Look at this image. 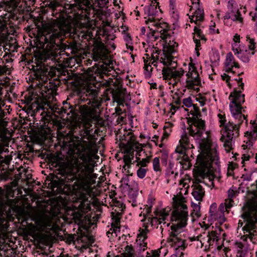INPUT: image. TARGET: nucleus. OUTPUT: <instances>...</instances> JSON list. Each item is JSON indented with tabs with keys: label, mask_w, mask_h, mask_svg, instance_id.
Wrapping results in <instances>:
<instances>
[{
	"label": "nucleus",
	"mask_w": 257,
	"mask_h": 257,
	"mask_svg": "<svg viewBox=\"0 0 257 257\" xmlns=\"http://www.w3.org/2000/svg\"><path fill=\"white\" fill-rule=\"evenodd\" d=\"M191 206L192 207V211L191 215L192 217H196L199 218L201 216L200 214V206L199 204L192 202Z\"/></svg>",
	"instance_id": "nucleus-35"
},
{
	"label": "nucleus",
	"mask_w": 257,
	"mask_h": 257,
	"mask_svg": "<svg viewBox=\"0 0 257 257\" xmlns=\"http://www.w3.org/2000/svg\"><path fill=\"white\" fill-rule=\"evenodd\" d=\"M146 173V170L144 168H140L137 171V175L138 177H145Z\"/></svg>",
	"instance_id": "nucleus-54"
},
{
	"label": "nucleus",
	"mask_w": 257,
	"mask_h": 257,
	"mask_svg": "<svg viewBox=\"0 0 257 257\" xmlns=\"http://www.w3.org/2000/svg\"><path fill=\"white\" fill-rule=\"evenodd\" d=\"M64 147L68 149L71 159L62 167L64 175L72 177H97L93 174L95 152L92 146L74 135L71 131L64 137Z\"/></svg>",
	"instance_id": "nucleus-3"
},
{
	"label": "nucleus",
	"mask_w": 257,
	"mask_h": 257,
	"mask_svg": "<svg viewBox=\"0 0 257 257\" xmlns=\"http://www.w3.org/2000/svg\"><path fill=\"white\" fill-rule=\"evenodd\" d=\"M168 155L167 154L163 155L162 157V163L164 165H166L167 163Z\"/></svg>",
	"instance_id": "nucleus-61"
},
{
	"label": "nucleus",
	"mask_w": 257,
	"mask_h": 257,
	"mask_svg": "<svg viewBox=\"0 0 257 257\" xmlns=\"http://www.w3.org/2000/svg\"><path fill=\"white\" fill-rule=\"evenodd\" d=\"M137 244L139 246H137V251L136 253H138L139 252H141L142 254H144V252L147 248V242H142V243H137ZM145 255H146V252L144 253Z\"/></svg>",
	"instance_id": "nucleus-40"
},
{
	"label": "nucleus",
	"mask_w": 257,
	"mask_h": 257,
	"mask_svg": "<svg viewBox=\"0 0 257 257\" xmlns=\"http://www.w3.org/2000/svg\"><path fill=\"white\" fill-rule=\"evenodd\" d=\"M134 136L132 135V133L131 132L125 133V134L122 135H120V139H119V141L122 142H127L129 143L130 142H132L133 140Z\"/></svg>",
	"instance_id": "nucleus-37"
},
{
	"label": "nucleus",
	"mask_w": 257,
	"mask_h": 257,
	"mask_svg": "<svg viewBox=\"0 0 257 257\" xmlns=\"http://www.w3.org/2000/svg\"><path fill=\"white\" fill-rule=\"evenodd\" d=\"M226 220L224 215L216 211L210 213V229L215 230H210V246L211 245V241H217L220 239V233L223 231L221 226Z\"/></svg>",
	"instance_id": "nucleus-11"
},
{
	"label": "nucleus",
	"mask_w": 257,
	"mask_h": 257,
	"mask_svg": "<svg viewBox=\"0 0 257 257\" xmlns=\"http://www.w3.org/2000/svg\"><path fill=\"white\" fill-rule=\"evenodd\" d=\"M212 54L210 57V61L214 66H217L220 61V54L219 51L212 48Z\"/></svg>",
	"instance_id": "nucleus-33"
},
{
	"label": "nucleus",
	"mask_w": 257,
	"mask_h": 257,
	"mask_svg": "<svg viewBox=\"0 0 257 257\" xmlns=\"http://www.w3.org/2000/svg\"><path fill=\"white\" fill-rule=\"evenodd\" d=\"M110 197L112 199V205L114 207L113 208L114 211L111 213V216L121 218L122 213L125 208V205L123 202L121 198L120 197L117 198L114 196H112V195L110 196Z\"/></svg>",
	"instance_id": "nucleus-16"
},
{
	"label": "nucleus",
	"mask_w": 257,
	"mask_h": 257,
	"mask_svg": "<svg viewBox=\"0 0 257 257\" xmlns=\"http://www.w3.org/2000/svg\"><path fill=\"white\" fill-rule=\"evenodd\" d=\"M95 178H46L49 185L56 194H64V201L70 200L69 195L74 194L72 215L76 221H81L84 215L91 210L89 198L97 196L100 190L99 183L96 184Z\"/></svg>",
	"instance_id": "nucleus-2"
},
{
	"label": "nucleus",
	"mask_w": 257,
	"mask_h": 257,
	"mask_svg": "<svg viewBox=\"0 0 257 257\" xmlns=\"http://www.w3.org/2000/svg\"><path fill=\"white\" fill-rule=\"evenodd\" d=\"M138 165H140L142 167H145L147 164L149 163V158L147 157L146 158L143 159L142 160L140 159V160L136 161Z\"/></svg>",
	"instance_id": "nucleus-48"
},
{
	"label": "nucleus",
	"mask_w": 257,
	"mask_h": 257,
	"mask_svg": "<svg viewBox=\"0 0 257 257\" xmlns=\"http://www.w3.org/2000/svg\"><path fill=\"white\" fill-rule=\"evenodd\" d=\"M232 50L234 53L235 55H236L237 56H238L239 54H241V53L243 51V50H241L240 49H239L237 46V45L236 44H234L232 45Z\"/></svg>",
	"instance_id": "nucleus-53"
},
{
	"label": "nucleus",
	"mask_w": 257,
	"mask_h": 257,
	"mask_svg": "<svg viewBox=\"0 0 257 257\" xmlns=\"http://www.w3.org/2000/svg\"><path fill=\"white\" fill-rule=\"evenodd\" d=\"M195 11L192 13V15L189 17L190 22H195L196 24L197 21H202L204 18V11L200 7L194 8Z\"/></svg>",
	"instance_id": "nucleus-26"
},
{
	"label": "nucleus",
	"mask_w": 257,
	"mask_h": 257,
	"mask_svg": "<svg viewBox=\"0 0 257 257\" xmlns=\"http://www.w3.org/2000/svg\"><path fill=\"white\" fill-rule=\"evenodd\" d=\"M256 132V130H255L254 132L252 133V135H251L250 133H245L244 137L246 138V140L244 141V142H245V144H243L241 146L243 150L250 149L255 142L257 139V134Z\"/></svg>",
	"instance_id": "nucleus-23"
},
{
	"label": "nucleus",
	"mask_w": 257,
	"mask_h": 257,
	"mask_svg": "<svg viewBox=\"0 0 257 257\" xmlns=\"http://www.w3.org/2000/svg\"><path fill=\"white\" fill-rule=\"evenodd\" d=\"M241 91H234L231 92L229 98L231 100L229 104L230 110L232 116H235L236 118H240L242 116H245L243 112H244L243 107L241 104L244 102V95L241 94Z\"/></svg>",
	"instance_id": "nucleus-13"
},
{
	"label": "nucleus",
	"mask_w": 257,
	"mask_h": 257,
	"mask_svg": "<svg viewBox=\"0 0 257 257\" xmlns=\"http://www.w3.org/2000/svg\"><path fill=\"white\" fill-rule=\"evenodd\" d=\"M185 106H193L190 113L192 117L188 119L189 134L193 137L199 145V154L195 164V171L197 175L193 177H209V131H205L204 120L200 117L202 115L197 104H193L191 98L188 97L183 100Z\"/></svg>",
	"instance_id": "nucleus-4"
},
{
	"label": "nucleus",
	"mask_w": 257,
	"mask_h": 257,
	"mask_svg": "<svg viewBox=\"0 0 257 257\" xmlns=\"http://www.w3.org/2000/svg\"><path fill=\"white\" fill-rule=\"evenodd\" d=\"M120 187L122 193L131 189L135 190L138 188V183L133 178H122L120 181Z\"/></svg>",
	"instance_id": "nucleus-19"
},
{
	"label": "nucleus",
	"mask_w": 257,
	"mask_h": 257,
	"mask_svg": "<svg viewBox=\"0 0 257 257\" xmlns=\"http://www.w3.org/2000/svg\"><path fill=\"white\" fill-rule=\"evenodd\" d=\"M179 143L180 146H183L184 148L186 147L188 149L193 148V145L190 143L189 138L185 132L181 136Z\"/></svg>",
	"instance_id": "nucleus-32"
},
{
	"label": "nucleus",
	"mask_w": 257,
	"mask_h": 257,
	"mask_svg": "<svg viewBox=\"0 0 257 257\" xmlns=\"http://www.w3.org/2000/svg\"><path fill=\"white\" fill-rule=\"evenodd\" d=\"M128 154H126L124 156L123 160L125 163V165H130L132 164V161L134 160V152H131V151H127Z\"/></svg>",
	"instance_id": "nucleus-38"
},
{
	"label": "nucleus",
	"mask_w": 257,
	"mask_h": 257,
	"mask_svg": "<svg viewBox=\"0 0 257 257\" xmlns=\"http://www.w3.org/2000/svg\"><path fill=\"white\" fill-rule=\"evenodd\" d=\"M5 79L6 80H5V82L3 83H2V84L3 85H6L7 87V91L8 92H10L14 96H15V95H17V94L14 92V90H15V87L16 86V83L15 82H11L10 80V79L7 77H5Z\"/></svg>",
	"instance_id": "nucleus-29"
},
{
	"label": "nucleus",
	"mask_w": 257,
	"mask_h": 257,
	"mask_svg": "<svg viewBox=\"0 0 257 257\" xmlns=\"http://www.w3.org/2000/svg\"><path fill=\"white\" fill-rule=\"evenodd\" d=\"M179 195L173 198L174 210L172 214V219L177 222L171 226V231L169 233V242L175 249L174 255L176 257H184L183 251L187 244L185 240L181 238V233L183 228L187 225L188 219L187 206L184 204L185 198L180 191Z\"/></svg>",
	"instance_id": "nucleus-5"
},
{
	"label": "nucleus",
	"mask_w": 257,
	"mask_h": 257,
	"mask_svg": "<svg viewBox=\"0 0 257 257\" xmlns=\"http://www.w3.org/2000/svg\"><path fill=\"white\" fill-rule=\"evenodd\" d=\"M170 211V209L169 210H166V209H163L160 211L156 210L155 211V213L157 217H154L151 219V223L153 224V222H156L159 224L163 223V225L164 226L168 227L170 224L167 223L165 220L166 219L167 217L169 215Z\"/></svg>",
	"instance_id": "nucleus-18"
},
{
	"label": "nucleus",
	"mask_w": 257,
	"mask_h": 257,
	"mask_svg": "<svg viewBox=\"0 0 257 257\" xmlns=\"http://www.w3.org/2000/svg\"><path fill=\"white\" fill-rule=\"evenodd\" d=\"M111 217L112 219L111 227L110 228L109 230L107 232V235L108 237H110V235H112L113 233L117 236V232H119L120 230V220L121 218L114 216H111Z\"/></svg>",
	"instance_id": "nucleus-24"
},
{
	"label": "nucleus",
	"mask_w": 257,
	"mask_h": 257,
	"mask_svg": "<svg viewBox=\"0 0 257 257\" xmlns=\"http://www.w3.org/2000/svg\"><path fill=\"white\" fill-rule=\"evenodd\" d=\"M150 253L148 251L146 252V257H160V254L157 250H152Z\"/></svg>",
	"instance_id": "nucleus-52"
},
{
	"label": "nucleus",
	"mask_w": 257,
	"mask_h": 257,
	"mask_svg": "<svg viewBox=\"0 0 257 257\" xmlns=\"http://www.w3.org/2000/svg\"><path fill=\"white\" fill-rule=\"evenodd\" d=\"M236 166V164L234 163H230L228 164V168H227V175L228 176H232L233 174V170L235 168Z\"/></svg>",
	"instance_id": "nucleus-44"
},
{
	"label": "nucleus",
	"mask_w": 257,
	"mask_h": 257,
	"mask_svg": "<svg viewBox=\"0 0 257 257\" xmlns=\"http://www.w3.org/2000/svg\"><path fill=\"white\" fill-rule=\"evenodd\" d=\"M247 41H248L249 45L248 47L250 50H253L255 48V43L254 42V40L253 39L250 38L249 37H247Z\"/></svg>",
	"instance_id": "nucleus-51"
},
{
	"label": "nucleus",
	"mask_w": 257,
	"mask_h": 257,
	"mask_svg": "<svg viewBox=\"0 0 257 257\" xmlns=\"http://www.w3.org/2000/svg\"><path fill=\"white\" fill-rule=\"evenodd\" d=\"M178 43L172 41H170L168 44H165L163 46V56H161L160 59L161 63L164 66H167L164 67L162 70V75L164 79L168 80L171 78L177 79L181 78L184 73V71L182 68L178 70H174L177 66V64L173 61L172 54L176 52V48L178 47Z\"/></svg>",
	"instance_id": "nucleus-7"
},
{
	"label": "nucleus",
	"mask_w": 257,
	"mask_h": 257,
	"mask_svg": "<svg viewBox=\"0 0 257 257\" xmlns=\"http://www.w3.org/2000/svg\"><path fill=\"white\" fill-rule=\"evenodd\" d=\"M153 166L155 171H160V159L158 157H155L153 160Z\"/></svg>",
	"instance_id": "nucleus-42"
},
{
	"label": "nucleus",
	"mask_w": 257,
	"mask_h": 257,
	"mask_svg": "<svg viewBox=\"0 0 257 257\" xmlns=\"http://www.w3.org/2000/svg\"><path fill=\"white\" fill-rule=\"evenodd\" d=\"M36 26L35 29L29 31L30 35L33 34L34 36V45L36 47L34 55V64L31 66L29 81L43 100L41 102L35 101L31 109L34 113H37L40 110H44L45 106L47 105L54 115L62 116L61 105L48 103L57 94L59 81L56 79L48 82L49 67L45 62L47 60L56 59L58 51L65 38L73 37L81 42H85V40L88 42L94 39L92 30L86 27L77 30L65 22L58 21L52 25L49 32L44 34L41 27Z\"/></svg>",
	"instance_id": "nucleus-1"
},
{
	"label": "nucleus",
	"mask_w": 257,
	"mask_h": 257,
	"mask_svg": "<svg viewBox=\"0 0 257 257\" xmlns=\"http://www.w3.org/2000/svg\"><path fill=\"white\" fill-rule=\"evenodd\" d=\"M132 245H127L124 247V252L122 254L124 257H132L136 254Z\"/></svg>",
	"instance_id": "nucleus-36"
},
{
	"label": "nucleus",
	"mask_w": 257,
	"mask_h": 257,
	"mask_svg": "<svg viewBox=\"0 0 257 257\" xmlns=\"http://www.w3.org/2000/svg\"><path fill=\"white\" fill-rule=\"evenodd\" d=\"M147 226L145 229H140V233L138 235V243L146 242L145 241L147 238V234L149 232Z\"/></svg>",
	"instance_id": "nucleus-34"
},
{
	"label": "nucleus",
	"mask_w": 257,
	"mask_h": 257,
	"mask_svg": "<svg viewBox=\"0 0 257 257\" xmlns=\"http://www.w3.org/2000/svg\"><path fill=\"white\" fill-rule=\"evenodd\" d=\"M215 24L214 22L211 21L210 22V35L211 34H218L219 33V31L218 29H215L213 27H215Z\"/></svg>",
	"instance_id": "nucleus-47"
},
{
	"label": "nucleus",
	"mask_w": 257,
	"mask_h": 257,
	"mask_svg": "<svg viewBox=\"0 0 257 257\" xmlns=\"http://www.w3.org/2000/svg\"><path fill=\"white\" fill-rule=\"evenodd\" d=\"M153 201L154 200L152 198H149L147 201L145 208L146 209L147 213L148 214L151 213Z\"/></svg>",
	"instance_id": "nucleus-43"
},
{
	"label": "nucleus",
	"mask_w": 257,
	"mask_h": 257,
	"mask_svg": "<svg viewBox=\"0 0 257 257\" xmlns=\"http://www.w3.org/2000/svg\"><path fill=\"white\" fill-rule=\"evenodd\" d=\"M227 8L230 12L228 14V17L226 15V17L227 19H230L233 21H238L242 23L243 19L241 16L238 6L236 2L234 0H229L228 2Z\"/></svg>",
	"instance_id": "nucleus-15"
},
{
	"label": "nucleus",
	"mask_w": 257,
	"mask_h": 257,
	"mask_svg": "<svg viewBox=\"0 0 257 257\" xmlns=\"http://www.w3.org/2000/svg\"><path fill=\"white\" fill-rule=\"evenodd\" d=\"M151 2V5L150 6H146L144 8L145 14L149 17L148 21H146L147 23L148 21L151 22L154 21L153 17L157 15L158 10L161 12L159 8H157L159 3L157 2V0H152Z\"/></svg>",
	"instance_id": "nucleus-17"
},
{
	"label": "nucleus",
	"mask_w": 257,
	"mask_h": 257,
	"mask_svg": "<svg viewBox=\"0 0 257 257\" xmlns=\"http://www.w3.org/2000/svg\"><path fill=\"white\" fill-rule=\"evenodd\" d=\"M222 178H210V189L212 190L213 188H214V185L213 183V181L214 179H216L218 181H220L221 180V179Z\"/></svg>",
	"instance_id": "nucleus-56"
},
{
	"label": "nucleus",
	"mask_w": 257,
	"mask_h": 257,
	"mask_svg": "<svg viewBox=\"0 0 257 257\" xmlns=\"http://www.w3.org/2000/svg\"><path fill=\"white\" fill-rule=\"evenodd\" d=\"M139 188L134 190L126 191L124 194H126L128 196V201L132 203L133 206H137V198L138 195Z\"/></svg>",
	"instance_id": "nucleus-27"
},
{
	"label": "nucleus",
	"mask_w": 257,
	"mask_h": 257,
	"mask_svg": "<svg viewBox=\"0 0 257 257\" xmlns=\"http://www.w3.org/2000/svg\"><path fill=\"white\" fill-rule=\"evenodd\" d=\"M113 100L116 102L118 104H122L123 98L122 96V92L120 89H113L111 91Z\"/></svg>",
	"instance_id": "nucleus-30"
},
{
	"label": "nucleus",
	"mask_w": 257,
	"mask_h": 257,
	"mask_svg": "<svg viewBox=\"0 0 257 257\" xmlns=\"http://www.w3.org/2000/svg\"><path fill=\"white\" fill-rule=\"evenodd\" d=\"M217 211L224 215L225 206L223 203H221L218 208Z\"/></svg>",
	"instance_id": "nucleus-57"
},
{
	"label": "nucleus",
	"mask_w": 257,
	"mask_h": 257,
	"mask_svg": "<svg viewBox=\"0 0 257 257\" xmlns=\"http://www.w3.org/2000/svg\"><path fill=\"white\" fill-rule=\"evenodd\" d=\"M105 50V47L104 45L101 42L96 45L94 48L93 52L98 58H101L103 56Z\"/></svg>",
	"instance_id": "nucleus-31"
},
{
	"label": "nucleus",
	"mask_w": 257,
	"mask_h": 257,
	"mask_svg": "<svg viewBox=\"0 0 257 257\" xmlns=\"http://www.w3.org/2000/svg\"><path fill=\"white\" fill-rule=\"evenodd\" d=\"M221 77L223 80H225L227 83H228V85L229 84V82L230 80V76L229 75L224 73L221 75Z\"/></svg>",
	"instance_id": "nucleus-58"
},
{
	"label": "nucleus",
	"mask_w": 257,
	"mask_h": 257,
	"mask_svg": "<svg viewBox=\"0 0 257 257\" xmlns=\"http://www.w3.org/2000/svg\"><path fill=\"white\" fill-rule=\"evenodd\" d=\"M139 146H141V148H142L145 146V145L138 143V145L136 146V148L137 149L139 150V151L137 152L136 155V161L140 160V156H141V153L143 151L142 148H141L140 150H139Z\"/></svg>",
	"instance_id": "nucleus-49"
},
{
	"label": "nucleus",
	"mask_w": 257,
	"mask_h": 257,
	"mask_svg": "<svg viewBox=\"0 0 257 257\" xmlns=\"http://www.w3.org/2000/svg\"><path fill=\"white\" fill-rule=\"evenodd\" d=\"M124 40L126 43H132V38L128 34H127L124 36Z\"/></svg>",
	"instance_id": "nucleus-59"
},
{
	"label": "nucleus",
	"mask_w": 257,
	"mask_h": 257,
	"mask_svg": "<svg viewBox=\"0 0 257 257\" xmlns=\"http://www.w3.org/2000/svg\"><path fill=\"white\" fill-rule=\"evenodd\" d=\"M218 149L216 141L210 136V177H221Z\"/></svg>",
	"instance_id": "nucleus-12"
},
{
	"label": "nucleus",
	"mask_w": 257,
	"mask_h": 257,
	"mask_svg": "<svg viewBox=\"0 0 257 257\" xmlns=\"http://www.w3.org/2000/svg\"><path fill=\"white\" fill-rule=\"evenodd\" d=\"M22 0H7L4 2L2 7L7 13L0 16V32L10 28H17L23 22L34 19L30 13L31 8L26 6Z\"/></svg>",
	"instance_id": "nucleus-6"
},
{
	"label": "nucleus",
	"mask_w": 257,
	"mask_h": 257,
	"mask_svg": "<svg viewBox=\"0 0 257 257\" xmlns=\"http://www.w3.org/2000/svg\"><path fill=\"white\" fill-rule=\"evenodd\" d=\"M227 193H228V199L232 200L233 198H234L235 197L236 191L234 190L232 188H230L228 190Z\"/></svg>",
	"instance_id": "nucleus-50"
},
{
	"label": "nucleus",
	"mask_w": 257,
	"mask_h": 257,
	"mask_svg": "<svg viewBox=\"0 0 257 257\" xmlns=\"http://www.w3.org/2000/svg\"><path fill=\"white\" fill-rule=\"evenodd\" d=\"M144 62L145 63L144 67L145 68L146 70L148 71V68L149 67H151V69H152L151 65H150V63H148V62H149L148 60L144 59Z\"/></svg>",
	"instance_id": "nucleus-62"
},
{
	"label": "nucleus",
	"mask_w": 257,
	"mask_h": 257,
	"mask_svg": "<svg viewBox=\"0 0 257 257\" xmlns=\"http://www.w3.org/2000/svg\"><path fill=\"white\" fill-rule=\"evenodd\" d=\"M110 68L104 64H97L95 63L94 65L90 68H89L88 71L89 73V75L93 77V74L97 76L102 74H106L110 71ZM95 76H94L95 77Z\"/></svg>",
	"instance_id": "nucleus-20"
},
{
	"label": "nucleus",
	"mask_w": 257,
	"mask_h": 257,
	"mask_svg": "<svg viewBox=\"0 0 257 257\" xmlns=\"http://www.w3.org/2000/svg\"><path fill=\"white\" fill-rule=\"evenodd\" d=\"M192 3L193 6L192 7L191 9H193V8H197L199 7V0H192Z\"/></svg>",
	"instance_id": "nucleus-60"
},
{
	"label": "nucleus",
	"mask_w": 257,
	"mask_h": 257,
	"mask_svg": "<svg viewBox=\"0 0 257 257\" xmlns=\"http://www.w3.org/2000/svg\"><path fill=\"white\" fill-rule=\"evenodd\" d=\"M131 168L130 165H125L122 169L123 173L126 177H129L133 175V173H131L130 169Z\"/></svg>",
	"instance_id": "nucleus-46"
},
{
	"label": "nucleus",
	"mask_w": 257,
	"mask_h": 257,
	"mask_svg": "<svg viewBox=\"0 0 257 257\" xmlns=\"http://www.w3.org/2000/svg\"><path fill=\"white\" fill-rule=\"evenodd\" d=\"M41 226L44 229H50L53 227V223L51 218L43 216L39 220Z\"/></svg>",
	"instance_id": "nucleus-28"
},
{
	"label": "nucleus",
	"mask_w": 257,
	"mask_h": 257,
	"mask_svg": "<svg viewBox=\"0 0 257 257\" xmlns=\"http://www.w3.org/2000/svg\"><path fill=\"white\" fill-rule=\"evenodd\" d=\"M197 101H199L201 106H203L205 104V99L203 97L197 98Z\"/></svg>",
	"instance_id": "nucleus-64"
},
{
	"label": "nucleus",
	"mask_w": 257,
	"mask_h": 257,
	"mask_svg": "<svg viewBox=\"0 0 257 257\" xmlns=\"http://www.w3.org/2000/svg\"><path fill=\"white\" fill-rule=\"evenodd\" d=\"M250 53L249 52H247V51H242L241 54H239V55L237 56V57L240 59L242 62L247 63L249 61V55Z\"/></svg>",
	"instance_id": "nucleus-39"
},
{
	"label": "nucleus",
	"mask_w": 257,
	"mask_h": 257,
	"mask_svg": "<svg viewBox=\"0 0 257 257\" xmlns=\"http://www.w3.org/2000/svg\"><path fill=\"white\" fill-rule=\"evenodd\" d=\"M192 195L194 198L198 201H201L205 194L204 188L198 183H193Z\"/></svg>",
	"instance_id": "nucleus-22"
},
{
	"label": "nucleus",
	"mask_w": 257,
	"mask_h": 257,
	"mask_svg": "<svg viewBox=\"0 0 257 257\" xmlns=\"http://www.w3.org/2000/svg\"><path fill=\"white\" fill-rule=\"evenodd\" d=\"M186 76L187 78L186 83L188 89L193 90L197 92H199L200 89L198 86L201 84V81L196 68L192 62L189 64V71L186 74Z\"/></svg>",
	"instance_id": "nucleus-14"
},
{
	"label": "nucleus",
	"mask_w": 257,
	"mask_h": 257,
	"mask_svg": "<svg viewBox=\"0 0 257 257\" xmlns=\"http://www.w3.org/2000/svg\"><path fill=\"white\" fill-rule=\"evenodd\" d=\"M233 120H227L220 118L221 125L224 128V134L221 137L220 140L224 142L223 146L226 152H230L232 149V141L239 136L240 125L245 120L246 124L247 123L246 116H242L240 118H236L235 116H232Z\"/></svg>",
	"instance_id": "nucleus-8"
},
{
	"label": "nucleus",
	"mask_w": 257,
	"mask_h": 257,
	"mask_svg": "<svg viewBox=\"0 0 257 257\" xmlns=\"http://www.w3.org/2000/svg\"><path fill=\"white\" fill-rule=\"evenodd\" d=\"M217 204L216 203H212L211 205H210V213L213 212V210H215L217 208Z\"/></svg>",
	"instance_id": "nucleus-63"
},
{
	"label": "nucleus",
	"mask_w": 257,
	"mask_h": 257,
	"mask_svg": "<svg viewBox=\"0 0 257 257\" xmlns=\"http://www.w3.org/2000/svg\"><path fill=\"white\" fill-rule=\"evenodd\" d=\"M63 106H61L62 116L66 114L67 118L77 115V111L79 110L82 117L86 121L91 119L93 116V110L90 107L88 106L86 104L84 105L77 106L75 104L73 105L67 101L63 102Z\"/></svg>",
	"instance_id": "nucleus-9"
},
{
	"label": "nucleus",
	"mask_w": 257,
	"mask_h": 257,
	"mask_svg": "<svg viewBox=\"0 0 257 257\" xmlns=\"http://www.w3.org/2000/svg\"><path fill=\"white\" fill-rule=\"evenodd\" d=\"M188 149L186 147H183V146H180V147H177L176 149V152L180 154L183 155V157H184V160L188 159V156L186 155V150Z\"/></svg>",
	"instance_id": "nucleus-41"
},
{
	"label": "nucleus",
	"mask_w": 257,
	"mask_h": 257,
	"mask_svg": "<svg viewBox=\"0 0 257 257\" xmlns=\"http://www.w3.org/2000/svg\"><path fill=\"white\" fill-rule=\"evenodd\" d=\"M151 58H152V60H153L151 64L153 65L154 66L157 67V61L159 60V56H155V55H152Z\"/></svg>",
	"instance_id": "nucleus-55"
},
{
	"label": "nucleus",
	"mask_w": 257,
	"mask_h": 257,
	"mask_svg": "<svg viewBox=\"0 0 257 257\" xmlns=\"http://www.w3.org/2000/svg\"><path fill=\"white\" fill-rule=\"evenodd\" d=\"M98 89L88 87L78 93L76 99L79 100V103L86 102L93 108H98L102 101L101 98L98 96Z\"/></svg>",
	"instance_id": "nucleus-10"
},
{
	"label": "nucleus",
	"mask_w": 257,
	"mask_h": 257,
	"mask_svg": "<svg viewBox=\"0 0 257 257\" xmlns=\"http://www.w3.org/2000/svg\"><path fill=\"white\" fill-rule=\"evenodd\" d=\"M191 178H183V179L180 181V185H182V187L185 188V189L189 187L188 182H189Z\"/></svg>",
	"instance_id": "nucleus-45"
},
{
	"label": "nucleus",
	"mask_w": 257,
	"mask_h": 257,
	"mask_svg": "<svg viewBox=\"0 0 257 257\" xmlns=\"http://www.w3.org/2000/svg\"><path fill=\"white\" fill-rule=\"evenodd\" d=\"M194 31L195 35L193 37V41L196 44L195 50L198 51L199 50V47L200 46V40L202 42H205L207 41V39L202 33L201 30L197 28V27H194Z\"/></svg>",
	"instance_id": "nucleus-25"
},
{
	"label": "nucleus",
	"mask_w": 257,
	"mask_h": 257,
	"mask_svg": "<svg viewBox=\"0 0 257 257\" xmlns=\"http://www.w3.org/2000/svg\"><path fill=\"white\" fill-rule=\"evenodd\" d=\"M225 71L226 72L234 73L232 70L233 67L239 68V64L235 61L234 58L231 52L227 54L224 63Z\"/></svg>",
	"instance_id": "nucleus-21"
}]
</instances>
